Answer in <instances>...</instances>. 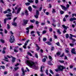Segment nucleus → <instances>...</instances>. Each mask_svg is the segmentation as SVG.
<instances>
[{
    "label": "nucleus",
    "mask_w": 76,
    "mask_h": 76,
    "mask_svg": "<svg viewBox=\"0 0 76 76\" xmlns=\"http://www.w3.org/2000/svg\"><path fill=\"white\" fill-rule=\"evenodd\" d=\"M59 62L60 63H63L64 62V61L63 60H60V61H59Z\"/></svg>",
    "instance_id": "34"
},
{
    "label": "nucleus",
    "mask_w": 76,
    "mask_h": 76,
    "mask_svg": "<svg viewBox=\"0 0 76 76\" xmlns=\"http://www.w3.org/2000/svg\"><path fill=\"white\" fill-rule=\"evenodd\" d=\"M72 53L74 54H76V51H75V49L73 48L72 49V50L71 51Z\"/></svg>",
    "instance_id": "9"
},
{
    "label": "nucleus",
    "mask_w": 76,
    "mask_h": 76,
    "mask_svg": "<svg viewBox=\"0 0 76 76\" xmlns=\"http://www.w3.org/2000/svg\"><path fill=\"white\" fill-rule=\"evenodd\" d=\"M1 69H5V67L4 66H1Z\"/></svg>",
    "instance_id": "32"
},
{
    "label": "nucleus",
    "mask_w": 76,
    "mask_h": 76,
    "mask_svg": "<svg viewBox=\"0 0 76 76\" xmlns=\"http://www.w3.org/2000/svg\"><path fill=\"white\" fill-rule=\"evenodd\" d=\"M53 31V29H52V28H50V30H49V31L50 32H52Z\"/></svg>",
    "instance_id": "58"
},
{
    "label": "nucleus",
    "mask_w": 76,
    "mask_h": 76,
    "mask_svg": "<svg viewBox=\"0 0 76 76\" xmlns=\"http://www.w3.org/2000/svg\"><path fill=\"white\" fill-rule=\"evenodd\" d=\"M32 6H33V7H34V8L35 9H36V8H37V7L36 6H35V5H33Z\"/></svg>",
    "instance_id": "57"
},
{
    "label": "nucleus",
    "mask_w": 76,
    "mask_h": 76,
    "mask_svg": "<svg viewBox=\"0 0 76 76\" xmlns=\"http://www.w3.org/2000/svg\"><path fill=\"white\" fill-rule=\"evenodd\" d=\"M7 12H11V10H10V9H8L7 10Z\"/></svg>",
    "instance_id": "54"
},
{
    "label": "nucleus",
    "mask_w": 76,
    "mask_h": 76,
    "mask_svg": "<svg viewBox=\"0 0 76 76\" xmlns=\"http://www.w3.org/2000/svg\"><path fill=\"white\" fill-rule=\"evenodd\" d=\"M48 70H46L45 71V73L47 75H48Z\"/></svg>",
    "instance_id": "33"
},
{
    "label": "nucleus",
    "mask_w": 76,
    "mask_h": 76,
    "mask_svg": "<svg viewBox=\"0 0 76 76\" xmlns=\"http://www.w3.org/2000/svg\"><path fill=\"white\" fill-rule=\"evenodd\" d=\"M52 13H56V10H54V9H53Z\"/></svg>",
    "instance_id": "40"
},
{
    "label": "nucleus",
    "mask_w": 76,
    "mask_h": 76,
    "mask_svg": "<svg viewBox=\"0 0 76 76\" xmlns=\"http://www.w3.org/2000/svg\"><path fill=\"white\" fill-rule=\"evenodd\" d=\"M56 44L57 45H58V46H60V43H59V42L56 43Z\"/></svg>",
    "instance_id": "31"
},
{
    "label": "nucleus",
    "mask_w": 76,
    "mask_h": 76,
    "mask_svg": "<svg viewBox=\"0 0 76 76\" xmlns=\"http://www.w3.org/2000/svg\"><path fill=\"white\" fill-rule=\"evenodd\" d=\"M28 20H23V26H25V25L26 24H27L28 23Z\"/></svg>",
    "instance_id": "8"
},
{
    "label": "nucleus",
    "mask_w": 76,
    "mask_h": 76,
    "mask_svg": "<svg viewBox=\"0 0 76 76\" xmlns=\"http://www.w3.org/2000/svg\"><path fill=\"white\" fill-rule=\"evenodd\" d=\"M25 4L26 6H29L30 4V3L29 2L25 3Z\"/></svg>",
    "instance_id": "24"
},
{
    "label": "nucleus",
    "mask_w": 76,
    "mask_h": 76,
    "mask_svg": "<svg viewBox=\"0 0 76 76\" xmlns=\"http://www.w3.org/2000/svg\"><path fill=\"white\" fill-rule=\"evenodd\" d=\"M35 32V31H32L31 32V34H34Z\"/></svg>",
    "instance_id": "62"
},
{
    "label": "nucleus",
    "mask_w": 76,
    "mask_h": 76,
    "mask_svg": "<svg viewBox=\"0 0 76 76\" xmlns=\"http://www.w3.org/2000/svg\"><path fill=\"white\" fill-rule=\"evenodd\" d=\"M37 34L38 35V36H40V34H39L40 33V32L39 31H37Z\"/></svg>",
    "instance_id": "45"
},
{
    "label": "nucleus",
    "mask_w": 76,
    "mask_h": 76,
    "mask_svg": "<svg viewBox=\"0 0 76 76\" xmlns=\"http://www.w3.org/2000/svg\"><path fill=\"white\" fill-rule=\"evenodd\" d=\"M26 63L27 65L29 67H34L35 66V63L32 61L27 60L26 61Z\"/></svg>",
    "instance_id": "1"
},
{
    "label": "nucleus",
    "mask_w": 76,
    "mask_h": 76,
    "mask_svg": "<svg viewBox=\"0 0 76 76\" xmlns=\"http://www.w3.org/2000/svg\"><path fill=\"white\" fill-rule=\"evenodd\" d=\"M25 13L26 16H28V11H27V10H26L25 11Z\"/></svg>",
    "instance_id": "30"
},
{
    "label": "nucleus",
    "mask_w": 76,
    "mask_h": 76,
    "mask_svg": "<svg viewBox=\"0 0 76 76\" xmlns=\"http://www.w3.org/2000/svg\"><path fill=\"white\" fill-rule=\"evenodd\" d=\"M66 38H69V34H66Z\"/></svg>",
    "instance_id": "47"
},
{
    "label": "nucleus",
    "mask_w": 76,
    "mask_h": 76,
    "mask_svg": "<svg viewBox=\"0 0 76 76\" xmlns=\"http://www.w3.org/2000/svg\"><path fill=\"white\" fill-rule=\"evenodd\" d=\"M76 20V18H71L69 19V20L70 22H72L73 20Z\"/></svg>",
    "instance_id": "13"
},
{
    "label": "nucleus",
    "mask_w": 76,
    "mask_h": 76,
    "mask_svg": "<svg viewBox=\"0 0 76 76\" xmlns=\"http://www.w3.org/2000/svg\"><path fill=\"white\" fill-rule=\"evenodd\" d=\"M48 64H49V65H50V66H53V64H51V61H49L48 62Z\"/></svg>",
    "instance_id": "20"
},
{
    "label": "nucleus",
    "mask_w": 76,
    "mask_h": 76,
    "mask_svg": "<svg viewBox=\"0 0 76 76\" xmlns=\"http://www.w3.org/2000/svg\"><path fill=\"white\" fill-rule=\"evenodd\" d=\"M54 48L53 47H52L51 48V51H53L54 50Z\"/></svg>",
    "instance_id": "64"
},
{
    "label": "nucleus",
    "mask_w": 76,
    "mask_h": 76,
    "mask_svg": "<svg viewBox=\"0 0 76 76\" xmlns=\"http://www.w3.org/2000/svg\"><path fill=\"white\" fill-rule=\"evenodd\" d=\"M29 40H27L25 43L24 44V45L23 46V48L24 49H25L26 48V45H27V44H28V42H29Z\"/></svg>",
    "instance_id": "7"
},
{
    "label": "nucleus",
    "mask_w": 76,
    "mask_h": 76,
    "mask_svg": "<svg viewBox=\"0 0 76 76\" xmlns=\"http://www.w3.org/2000/svg\"><path fill=\"white\" fill-rule=\"evenodd\" d=\"M35 57L37 58H38V55L37 53H36L35 54Z\"/></svg>",
    "instance_id": "27"
},
{
    "label": "nucleus",
    "mask_w": 76,
    "mask_h": 76,
    "mask_svg": "<svg viewBox=\"0 0 76 76\" xmlns=\"http://www.w3.org/2000/svg\"><path fill=\"white\" fill-rule=\"evenodd\" d=\"M19 64L17 63L15 65V67H16L17 66H19Z\"/></svg>",
    "instance_id": "59"
},
{
    "label": "nucleus",
    "mask_w": 76,
    "mask_h": 76,
    "mask_svg": "<svg viewBox=\"0 0 76 76\" xmlns=\"http://www.w3.org/2000/svg\"><path fill=\"white\" fill-rule=\"evenodd\" d=\"M45 23H41V25L42 26H43L44 25H45Z\"/></svg>",
    "instance_id": "41"
},
{
    "label": "nucleus",
    "mask_w": 76,
    "mask_h": 76,
    "mask_svg": "<svg viewBox=\"0 0 76 76\" xmlns=\"http://www.w3.org/2000/svg\"><path fill=\"white\" fill-rule=\"evenodd\" d=\"M12 18H8L7 19H4V23H6V20H10V19H11Z\"/></svg>",
    "instance_id": "12"
},
{
    "label": "nucleus",
    "mask_w": 76,
    "mask_h": 76,
    "mask_svg": "<svg viewBox=\"0 0 76 76\" xmlns=\"http://www.w3.org/2000/svg\"><path fill=\"white\" fill-rule=\"evenodd\" d=\"M22 75L23 76H24V75H25V71L23 72Z\"/></svg>",
    "instance_id": "56"
},
{
    "label": "nucleus",
    "mask_w": 76,
    "mask_h": 76,
    "mask_svg": "<svg viewBox=\"0 0 76 76\" xmlns=\"http://www.w3.org/2000/svg\"><path fill=\"white\" fill-rule=\"evenodd\" d=\"M7 28L8 29H10V26L9 24H7Z\"/></svg>",
    "instance_id": "48"
},
{
    "label": "nucleus",
    "mask_w": 76,
    "mask_h": 76,
    "mask_svg": "<svg viewBox=\"0 0 76 76\" xmlns=\"http://www.w3.org/2000/svg\"><path fill=\"white\" fill-rule=\"evenodd\" d=\"M0 41L1 42H2V43H4V42H5L4 40L3 39H0Z\"/></svg>",
    "instance_id": "19"
},
{
    "label": "nucleus",
    "mask_w": 76,
    "mask_h": 76,
    "mask_svg": "<svg viewBox=\"0 0 76 76\" xmlns=\"http://www.w3.org/2000/svg\"><path fill=\"white\" fill-rule=\"evenodd\" d=\"M43 41H47V39L46 38H43Z\"/></svg>",
    "instance_id": "49"
},
{
    "label": "nucleus",
    "mask_w": 76,
    "mask_h": 76,
    "mask_svg": "<svg viewBox=\"0 0 76 76\" xmlns=\"http://www.w3.org/2000/svg\"><path fill=\"white\" fill-rule=\"evenodd\" d=\"M62 27H63L65 29H67V27L65 26V25H63Z\"/></svg>",
    "instance_id": "18"
},
{
    "label": "nucleus",
    "mask_w": 76,
    "mask_h": 76,
    "mask_svg": "<svg viewBox=\"0 0 76 76\" xmlns=\"http://www.w3.org/2000/svg\"><path fill=\"white\" fill-rule=\"evenodd\" d=\"M39 11L38 10H36V15H34V16L37 19L38 18V16H39Z\"/></svg>",
    "instance_id": "6"
},
{
    "label": "nucleus",
    "mask_w": 76,
    "mask_h": 76,
    "mask_svg": "<svg viewBox=\"0 0 76 76\" xmlns=\"http://www.w3.org/2000/svg\"><path fill=\"white\" fill-rule=\"evenodd\" d=\"M46 61V58H44V59H42V62H45Z\"/></svg>",
    "instance_id": "25"
},
{
    "label": "nucleus",
    "mask_w": 76,
    "mask_h": 76,
    "mask_svg": "<svg viewBox=\"0 0 76 76\" xmlns=\"http://www.w3.org/2000/svg\"><path fill=\"white\" fill-rule=\"evenodd\" d=\"M69 45H70V46H71L72 47H73V46H74V44L73 43H70Z\"/></svg>",
    "instance_id": "44"
},
{
    "label": "nucleus",
    "mask_w": 76,
    "mask_h": 76,
    "mask_svg": "<svg viewBox=\"0 0 76 76\" xmlns=\"http://www.w3.org/2000/svg\"><path fill=\"white\" fill-rule=\"evenodd\" d=\"M28 1L29 2V3H33V2H34V1L32 0H28Z\"/></svg>",
    "instance_id": "39"
},
{
    "label": "nucleus",
    "mask_w": 76,
    "mask_h": 76,
    "mask_svg": "<svg viewBox=\"0 0 76 76\" xmlns=\"http://www.w3.org/2000/svg\"><path fill=\"white\" fill-rule=\"evenodd\" d=\"M12 10L13 11L12 12V13H15V9H14V8H12Z\"/></svg>",
    "instance_id": "55"
},
{
    "label": "nucleus",
    "mask_w": 76,
    "mask_h": 76,
    "mask_svg": "<svg viewBox=\"0 0 76 76\" xmlns=\"http://www.w3.org/2000/svg\"><path fill=\"white\" fill-rule=\"evenodd\" d=\"M30 28H33V26H29L28 27H27L26 28V30H27V31H26V33L27 35H28V34H29V29H30Z\"/></svg>",
    "instance_id": "4"
},
{
    "label": "nucleus",
    "mask_w": 76,
    "mask_h": 76,
    "mask_svg": "<svg viewBox=\"0 0 76 76\" xmlns=\"http://www.w3.org/2000/svg\"><path fill=\"white\" fill-rule=\"evenodd\" d=\"M11 57L12 59V63L15 62V60H16V58L13 57L12 56H11Z\"/></svg>",
    "instance_id": "11"
},
{
    "label": "nucleus",
    "mask_w": 76,
    "mask_h": 76,
    "mask_svg": "<svg viewBox=\"0 0 76 76\" xmlns=\"http://www.w3.org/2000/svg\"><path fill=\"white\" fill-rule=\"evenodd\" d=\"M14 69L15 70H18L19 69V67H16L14 68Z\"/></svg>",
    "instance_id": "37"
},
{
    "label": "nucleus",
    "mask_w": 76,
    "mask_h": 76,
    "mask_svg": "<svg viewBox=\"0 0 76 76\" xmlns=\"http://www.w3.org/2000/svg\"><path fill=\"white\" fill-rule=\"evenodd\" d=\"M7 16H12V13H10L9 14H7L6 15Z\"/></svg>",
    "instance_id": "22"
},
{
    "label": "nucleus",
    "mask_w": 76,
    "mask_h": 76,
    "mask_svg": "<svg viewBox=\"0 0 76 76\" xmlns=\"http://www.w3.org/2000/svg\"><path fill=\"white\" fill-rule=\"evenodd\" d=\"M27 54L28 55H29V56H32V54H31V53H30L29 52H28L27 53Z\"/></svg>",
    "instance_id": "26"
},
{
    "label": "nucleus",
    "mask_w": 76,
    "mask_h": 76,
    "mask_svg": "<svg viewBox=\"0 0 76 76\" xmlns=\"http://www.w3.org/2000/svg\"><path fill=\"white\" fill-rule=\"evenodd\" d=\"M14 41V36L13 35H12L10 36V42L11 43L13 42Z\"/></svg>",
    "instance_id": "5"
},
{
    "label": "nucleus",
    "mask_w": 76,
    "mask_h": 76,
    "mask_svg": "<svg viewBox=\"0 0 76 76\" xmlns=\"http://www.w3.org/2000/svg\"><path fill=\"white\" fill-rule=\"evenodd\" d=\"M69 49L68 48H66V53H68L69 52Z\"/></svg>",
    "instance_id": "42"
},
{
    "label": "nucleus",
    "mask_w": 76,
    "mask_h": 76,
    "mask_svg": "<svg viewBox=\"0 0 76 76\" xmlns=\"http://www.w3.org/2000/svg\"><path fill=\"white\" fill-rule=\"evenodd\" d=\"M28 9L29 11H30V12H31V11H32V7H31L29 6L28 8Z\"/></svg>",
    "instance_id": "17"
},
{
    "label": "nucleus",
    "mask_w": 76,
    "mask_h": 76,
    "mask_svg": "<svg viewBox=\"0 0 76 76\" xmlns=\"http://www.w3.org/2000/svg\"><path fill=\"white\" fill-rule=\"evenodd\" d=\"M70 36H71V37H75V38H76V37L75 36V35H73L71 34H70Z\"/></svg>",
    "instance_id": "51"
},
{
    "label": "nucleus",
    "mask_w": 76,
    "mask_h": 76,
    "mask_svg": "<svg viewBox=\"0 0 76 76\" xmlns=\"http://www.w3.org/2000/svg\"><path fill=\"white\" fill-rule=\"evenodd\" d=\"M12 25H14V26H16L17 25V23H16L15 22L13 21V22L12 23Z\"/></svg>",
    "instance_id": "16"
},
{
    "label": "nucleus",
    "mask_w": 76,
    "mask_h": 76,
    "mask_svg": "<svg viewBox=\"0 0 76 76\" xmlns=\"http://www.w3.org/2000/svg\"><path fill=\"white\" fill-rule=\"evenodd\" d=\"M21 9H22V8L20 7L18 9L17 11V12H15L16 14H18L19 13V12L20 11V10H21Z\"/></svg>",
    "instance_id": "10"
},
{
    "label": "nucleus",
    "mask_w": 76,
    "mask_h": 76,
    "mask_svg": "<svg viewBox=\"0 0 76 76\" xmlns=\"http://www.w3.org/2000/svg\"><path fill=\"white\" fill-rule=\"evenodd\" d=\"M8 73V72L7 71H5L4 72V75H7Z\"/></svg>",
    "instance_id": "52"
},
{
    "label": "nucleus",
    "mask_w": 76,
    "mask_h": 76,
    "mask_svg": "<svg viewBox=\"0 0 76 76\" xmlns=\"http://www.w3.org/2000/svg\"><path fill=\"white\" fill-rule=\"evenodd\" d=\"M57 32L58 34H59V35H60L61 34V32H60V29H57Z\"/></svg>",
    "instance_id": "14"
},
{
    "label": "nucleus",
    "mask_w": 76,
    "mask_h": 76,
    "mask_svg": "<svg viewBox=\"0 0 76 76\" xmlns=\"http://www.w3.org/2000/svg\"><path fill=\"white\" fill-rule=\"evenodd\" d=\"M46 43L48 44V45H51V42H47Z\"/></svg>",
    "instance_id": "29"
},
{
    "label": "nucleus",
    "mask_w": 76,
    "mask_h": 76,
    "mask_svg": "<svg viewBox=\"0 0 76 76\" xmlns=\"http://www.w3.org/2000/svg\"><path fill=\"white\" fill-rule=\"evenodd\" d=\"M60 6L61 7V8H62L63 10L66 11L67 10V9H68V8H69V7H70V5H69V4H67L66 5V7H65V6L62 5H60Z\"/></svg>",
    "instance_id": "3"
},
{
    "label": "nucleus",
    "mask_w": 76,
    "mask_h": 76,
    "mask_svg": "<svg viewBox=\"0 0 76 76\" xmlns=\"http://www.w3.org/2000/svg\"><path fill=\"white\" fill-rule=\"evenodd\" d=\"M75 16L76 17V14H73L72 15V17H74Z\"/></svg>",
    "instance_id": "53"
},
{
    "label": "nucleus",
    "mask_w": 76,
    "mask_h": 76,
    "mask_svg": "<svg viewBox=\"0 0 76 76\" xmlns=\"http://www.w3.org/2000/svg\"><path fill=\"white\" fill-rule=\"evenodd\" d=\"M40 71L41 72H42V66H41V67L40 68Z\"/></svg>",
    "instance_id": "46"
},
{
    "label": "nucleus",
    "mask_w": 76,
    "mask_h": 76,
    "mask_svg": "<svg viewBox=\"0 0 76 76\" xmlns=\"http://www.w3.org/2000/svg\"><path fill=\"white\" fill-rule=\"evenodd\" d=\"M26 69L27 70V72H29V70L28 69V67L26 68Z\"/></svg>",
    "instance_id": "61"
},
{
    "label": "nucleus",
    "mask_w": 76,
    "mask_h": 76,
    "mask_svg": "<svg viewBox=\"0 0 76 76\" xmlns=\"http://www.w3.org/2000/svg\"><path fill=\"white\" fill-rule=\"evenodd\" d=\"M36 47L37 48V51H39V48H39V46H38V45L36 44Z\"/></svg>",
    "instance_id": "15"
},
{
    "label": "nucleus",
    "mask_w": 76,
    "mask_h": 76,
    "mask_svg": "<svg viewBox=\"0 0 76 76\" xmlns=\"http://www.w3.org/2000/svg\"><path fill=\"white\" fill-rule=\"evenodd\" d=\"M35 1L36 4H38V0H35Z\"/></svg>",
    "instance_id": "50"
},
{
    "label": "nucleus",
    "mask_w": 76,
    "mask_h": 76,
    "mask_svg": "<svg viewBox=\"0 0 76 76\" xmlns=\"http://www.w3.org/2000/svg\"><path fill=\"white\" fill-rule=\"evenodd\" d=\"M49 60H50V61H51V60H53V58H52V57L51 56H49Z\"/></svg>",
    "instance_id": "21"
},
{
    "label": "nucleus",
    "mask_w": 76,
    "mask_h": 76,
    "mask_svg": "<svg viewBox=\"0 0 76 76\" xmlns=\"http://www.w3.org/2000/svg\"><path fill=\"white\" fill-rule=\"evenodd\" d=\"M0 1L2 4H4V2L3 1V0H1Z\"/></svg>",
    "instance_id": "43"
},
{
    "label": "nucleus",
    "mask_w": 76,
    "mask_h": 76,
    "mask_svg": "<svg viewBox=\"0 0 76 76\" xmlns=\"http://www.w3.org/2000/svg\"><path fill=\"white\" fill-rule=\"evenodd\" d=\"M61 53H60V52H58L57 53V55L58 56H59L60 55V54Z\"/></svg>",
    "instance_id": "23"
},
{
    "label": "nucleus",
    "mask_w": 76,
    "mask_h": 76,
    "mask_svg": "<svg viewBox=\"0 0 76 76\" xmlns=\"http://www.w3.org/2000/svg\"><path fill=\"white\" fill-rule=\"evenodd\" d=\"M60 13L61 14H63L64 13V12L63 11H61Z\"/></svg>",
    "instance_id": "60"
},
{
    "label": "nucleus",
    "mask_w": 76,
    "mask_h": 76,
    "mask_svg": "<svg viewBox=\"0 0 76 76\" xmlns=\"http://www.w3.org/2000/svg\"><path fill=\"white\" fill-rule=\"evenodd\" d=\"M14 52H15V53H18V50L17 49H14Z\"/></svg>",
    "instance_id": "36"
},
{
    "label": "nucleus",
    "mask_w": 76,
    "mask_h": 76,
    "mask_svg": "<svg viewBox=\"0 0 76 76\" xmlns=\"http://www.w3.org/2000/svg\"><path fill=\"white\" fill-rule=\"evenodd\" d=\"M50 73H51V74H54V73L53 72V71H52L51 69H50Z\"/></svg>",
    "instance_id": "35"
},
{
    "label": "nucleus",
    "mask_w": 76,
    "mask_h": 76,
    "mask_svg": "<svg viewBox=\"0 0 76 76\" xmlns=\"http://www.w3.org/2000/svg\"><path fill=\"white\" fill-rule=\"evenodd\" d=\"M46 32H47L46 30H44L42 32V34H45Z\"/></svg>",
    "instance_id": "28"
},
{
    "label": "nucleus",
    "mask_w": 76,
    "mask_h": 76,
    "mask_svg": "<svg viewBox=\"0 0 76 76\" xmlns=\"http://www.w3.org/2000/svg\"><path fill=\"white\" fill-rule=\"evenodd\" d=\"M17 19V17H15L14 18V22H15V20H16Z\"/></svg>",
    "instance_id": "63"
},
{
    "label": "nucleus",
    "mask_w": 76,
    "mask_h": 76,
    "mask_svg": "<svg viewBox=\"0 0 76 76\" xmlns=\"http://www.w3.org/2000/svg\"><path fill=\"white\" fill-rule=\"evenodd\" d=\"M30 21L31 22H32V23H34V22H35V20L33 19L32 20H30Z\"/></svg>",
    "instance_id": "38"
},
{
    "label": "nucleus",
    "mask_w": 76,
    "mask_h": 76,
    "mask_svg": "<svg viewBox=\"0 0 76 76\" xmlns=\"http://www.w3.org/2000/svg\"><path fill=\"white\" fill-rule=\"evenodd\" d=\"M66 67H64L63 66L60 65L58 67V69H55V70L56 72H57L58 71H63V69H65Z\"/></svg>",
    "instance_id": "2"
}]
</instances>
